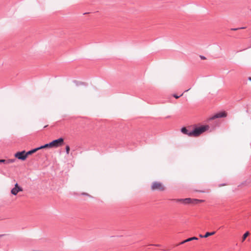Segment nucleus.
<instances>
[{
    "instance_id": "20e7f679",
    "label": "nucleus",
    "mask_w": 251,
    "mask_h": 251,
    "mask_svg": "<svg viewBox=\"0 0 251 251\" xmlns=\"http://www.w3.org/2000/svg\"><path fill=\"white\" fill-rule=\"evenodd\" d=\"M14 156L21 160H25L26 159L25 151H22L21 152H17L14 155Z\"/></svg>"
},
{
    "instance_id": "9d476101",
    "label": "nucleus",
    "mask_w": 251,
    "mask_h": 251,
    "mask_svg": "<svg viewBox=\"0 0 251 251\" xmlns=\"http://www.w3.org/2000/svg\"><path fill=\"white\" fill-rule=\"evenodd\" d=\"M38 150H39V149H38V148H37L34 149L33 150H32L31 151H29L26 152H25L26 158L27 157L28 155H31V154L36 152Z\"/></svg>"
},
{
    "instance_id": "aec40b11",
    "label": "nucleus",
    "mask_w": 251,
    "mask_h": 251,
    "mask_svg": "<svg viewBox=\"0 0 251 251\" xmlns=\"http://www.w3.org/2000/svg\"><path fill=\"white\" fill-rule=\"evenodd\" d=\"M199 236H200V237H201V238H204L203 235H201V234H200V235H199Z\"/></svg>"
},
{
    "instance_id": "7ed1b4c3",
    "label": "nucleus",
    "mask_w": 251,
    "mask_h": 251,
    "mask_svg": "<svg viewBox=\"0 0 251 251\" xmlns=\"http://www.w3.org/2000/svg\"><path fill=\"white\" fill-rule=\"evenodd\" d=\"M52 148H58L61 147L64 145V139L60 138L58 139L54 140L51 142Z\"/></svg>"
},
{
    "instance_id": "9b49d317",
    "label": "nucleus",
    "mask_w": 251,
    "mask_h": 251,
    "mask_svg": "<svg viewBox=\"0 0 251 251\" xmlns=\"http://www.w3.org/2000/svg\"><path fill=\"white\" fill-rule=\"evenodd\" d=\"M191 204H197L199 202H201L203 201V200L191 199Z\"/></svg>"
},
{
    "instance_id": "39448f33",
    "label": "nucleus",
    "mask_w": 251,
    "mask_h": 251,
    "mask_svg": "<svg viewBox=\"0 0 251 251\" xmlns=\"http://www.w3.org/2000/svg\"><path fill=\"white\" fill-rule=\"evenodd\" d=\"M23 188L18 183L15 184V187L11 190V193L13 195H16L19 192L23 191Z\"/></svg>"
},
{
    "instance_id": "f257e3e1",
    "label": "nucleus",
    "mask_w": 251,
    "mask_h": 251,
    "mask_svg": "<svg viewBox=\"0 0 251 251\" xmlns=\"http://www.w3.org/2000/svg\"><path fill=\"white\" fill-rule=\"evenodd\" d=\"M209 126H202L195 128L192 130V137H197L200 135L208 130Z\"/></svg>"
},
{
    "instance_id": "b1692460",
    "label": "nucleus",
    "mask_w": 251,
    "mask_h": 251,
    "mask_svg": "<svg viewBox=\"0 0 251 251\" xmlns=\"http://www.w3.org/2000/svg\"><path fill=\"white\" fill-rule=\"evenodd\" d=\"M189 89L186 90V91H185V92H187V91H189Z\"/></svg>"
},
{
    "instance_id": "f8f14e48",
    "label": "nucleus",
    "mask_w": 251,
    "mask_h": 251,
    "mask_svg": "<svg viewBox=\"0 0 251 251\" xmlns=\"http://www.w3.org/2000/svg\"><path fill=\"white\" fill-rule=\"evenodd\" d=\"M191 198H186L183 199V203L184 204H190L191 203Z\"/></svg>"
},
{
    "instance_id": "dca6fc26",
    "label": "nucleus",
    "mask_w": 251,
    "mask_h": 251,
    "mask_svg": "<svg viewBox=\"0 0 251 251\" xmlns=\"http://www.w3.org/2000/svg\"><path fill=\"white\" fill-rule=\"evenodd\" d=\"M15 161V159H9V160H6V162L7 163H13Z\"/></svg>"
},
{
    "instance_id": "f03ea898",
    "label": "nucleus",
    "mask_w": 251,
    "mask_h": 251,
    "mask_svg": "<svg viewBox=\"0 0 251 251\" xmlns=\"http://www.w3.org/2000/svg\"><path fill=\"white\" fill-rule=\"evenodd\" d=\"M166 188L164 184L159 181H154L151 185V189L152 191H163Z\"/></svg>"
},
{
    "instance_id": "423d86ee",
    "label": "nucleus",
    "mask_w": 251,
    "mask_h": 251,
    "mask_svg": "<svg viewBox=\"0 0 251 251\" xmlns=\"http://www.w3.org/2000/svg\"><path fill=\"white\" fill-rule=\"evenodd\" d=\"M227 115V114L226 112H222L216 114L214 116L212 119L222 118V117H226Z\"/></svg>"
},
{
    "instance_id": "a211bd4d",
    "label": "nucleus",
    "mask_w": 251,
    "mask_h": 251,
    "mask_svg": "<svg viewBox=\"0 0 251 251\" xmlns=\"http://www.w3.org/2000/svg\"><path fill=\"white\" fill-rule=\"evenodd\" d=\"M173 97H175L176 99H178L180 97V96H178L176 94H174Z\"/></svg>"
},
{
    "instance_id": "2eb2a0df",
    "label": "nucleus",
    "mask_w": 251,
    "mask_h": 251,
    "mask_svg": "<svg viewBox=\"0 0 251 251\" xmlns=\"http://www.w3.org/2000/svg\"><path fill=\"white\" fill-rule=\"evenodd\" d=\"M66 151L67 154H68L69 153V151H70V147L68 145L66 146Z\"/></svg>"
},
{
    "instance_id": "ddd939ff",
    "label": "nucleus",
    "mask_w": 251,
    "mask_h": 251,
    "mask_svg": "<svg viewBox=\"0 0 251 251\" xmlns=\"http://www.w3.org/2000/svg\"><path fill=\"white\" fill-rule=\"evenodd\" d=\"M215 233V231L212 232H206L204 235H203L204 238H207L209 236L213 235Z\"/></svg>"
},
{
    "instance_id": "4468645a",
    "label": "nucleus",
    "mask_w": 251,
    "mask_h": 251,
    "mask_svg": "<svg viewBox=\"0 0 251 251\" xmlns=\"http://www.w3.org/2000/svg\"><path fill=\"white\" fill-rule=\"evenodd\" d=\"M250 233L248 231L246 232L243 236L242 242H244L246 238L249 235Z\"/></svg>"
},
{
    "instance_id": "393cba45",
    "label": "nucleus",
    "mask_w": 251,
    "mask_h": 251,
    "mask_svg": "<svg viewBox=\"0 0 251 251\" xmlns=\"http://www.w3.org/2000/svg\"><path fill=\"white\" fill-rule=\"evenodd\" d=\"M47 126H48V125H47V126H45L44 127H47Z\"/></svg>"
},
{
    "instance_id": "5701e85b",
    "label": "nucleus",
    "mask_w": 251,
    "mask_h": 251,
    "mask_svg": "<svg viewBox=\"0 0 251 251\" xmlns=\"http://www.w3.org/2000/svg\"><path fill=\"white\" fill-rule=\"evenodd\" d=\"M232 30H237V28L232 29Z\"/></svg>"
},
{
    "instance_id": "412c9836",
    "label": "nucleus",
    "mask_w": 251,
    "mask_h": 251,
    "mask_svg": "<svg viewBox=\"0 0 251 251\" xmlns=\"http://www.w3.org/2000/svg\"><path fill=\"white\" fill-rule=\"evenodd\" d=\"M82 194L86 196H89V195L87 193H83Z\"/></svg>"
},
{
    "instance_id": "4be33fe9",
    "label": "nucleus",
    "mask_w": 251,
    "mask_h": 251,
    "mask_svg": "<svg viewBox=\"0 0 251 251\" xmlns=\"http://www.w3.org/2000/svg\"><path fill=\"white\" fill-rule=\"evenodd\" d=\"M248 80H249V81H251V76H250V77H249L248 78Z\"/></svg>"
},
{
    "instance_id": "0eeeda50",
    "label": "nucleus",
    "mask_w": 251,
    "mask_h": 251,
    "mask_svg": "<svg viewBox=\"0 0 251 251\" xmlns=\"http://www.w3.org/2000/svg\"><path fill=\"white\" fill-rule=\"evenodd\" d=\"M181 131L184 134L192 137V131H189L185 127H183L181 129Z\"/></svg>"
},
{
    "instance_id": "6ab92c4d",
    "label": "nucleus",
    "mask_w": 251,
    "mask_h": 251,
    "mask_svg": "<svg viewBox=\"0 0 251 251\" xmlns=\"http://www.w3.org/2000/svg\"><path fill=\"white\" fill-rule=\"evenodd\" d=\"M6 162V160L4 159H0V163H4Z\"/></svg>"
},
{
    "instance_id": "6e6552de",
    "label": "nucleus",
    "mask_w": 251,
    "mask_h": 251,
    "mask_svg": "<svg viewBox=\"0 0 251 251\" xmlns=\"http://www.w3.org/2000/svg\"><path fill=\"white\" fill-rule=\"evenodd\" d=\"M198 239L197 237H191V238H188L186 240H185L184 241H183L182 242H181L180 244H183L185 243H186V242H189V241H193V240H197Z\"/></svg>"
},
{
    "instance_id": "f3484780",
    "label": "nucleus",
    "mask_w": 251,
    "mask_h": 251,
    "mask_svg": "<svg viewBox=\"0 0 251 251\" xmlns=\"http://www.w3.org/2000/svg\"><path fill=\"white\" fill-rule=\"evenodd\" d=\"M183 199H176L175 201L176 202H180L183 203Z\"/></svg>"
},
{
    "instance_id": "1a4fd4ad",
    "label": "nucleus",
    "mask_w": 251,
    "mask_h": 251,
    "mask_svg": "<svg viewBox=\"0 0 251 251\" xmlns=\"http://www.w3.org/2000/svg\"><path fill=\"white\" fill-rule=\"evenodd\" d=\"M45 148H52L51 142H50L49 144H45V145L41 146L40 147L38 148L39 150L40 149H45Z\"/></svg>"
}]
</instances>
